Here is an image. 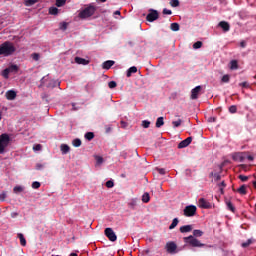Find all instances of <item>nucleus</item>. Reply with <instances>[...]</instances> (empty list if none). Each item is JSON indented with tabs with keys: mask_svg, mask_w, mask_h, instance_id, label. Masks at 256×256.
Masks as SVG:
<instances>
[{
	"mask_svg": "<svg viewBox=\"0 0 256 256\" xmlns=\"http://www.w3.org/2000/svg\"><path fill=\"white\" fill-rule=\"evenodd\" d=\"M196 237H203V231L194 230L193 235L183 238L184 243L190 245V247H205V244L201 243V241H199V239H196Z\"/></svg>",
	"mask_w": 256,
	"mask_h": 256,
	"instance_id": "nucleus-1",
	"label": "nucleus"
},
{
	"mask_svg": "<svg viewBox=\"0 0 256 256\" xmlns=\"http://www.w3.org/2000/svg\"><path fill=\"white\" fill-rule=\"evenodd\" d=\"M15 51H17V48H15V45L9 41H6L0 45V55H3L4 57L13 55Z\"/></svg>",
	"mask_w": 256,
	"mask_h": 256,
	"instance_id": "nucleus-2",
	"label": "nucleus"
},
{
	"mask_svg": "<svg viewBox=\"0 0 256 256\" xmlns=\"http://www.w3.org/2000/svg\"><path fill=\"white\" fill-rule=\"evenodd\" d=\"M95 11H97V7L89 5L79 12L78 17L80 19H89V17L95 15Z\"/></svg>",
	"mask_w": 256,
	"mask_h": 256,
	"instance_id": "nucleus-3",
	"label": "nucleus"
},
{
	"mask_svg": "<svg viewBox=\"0 0 256 256\" xmlns=\"http://www.w3.org/2000/svg\"><path fill=\"white\" fill-rule=\"evenodd\" d=\"M9 141H11L9 135H0V155H3V153H5V148L9 146Z\"/></svg>",
	"mask_w": 256,
	"mask_h": 256,
	"instance_id": "nucleus-4",
	"label": "nucleus"
},
{
	"mask_svg": "<svg viewBox=\"0 0 256 256\" xmlns=\"http://www.w3.org/2000/svg\"><path fill=\"white\" fill-rule=\"evenodd\" d=\"M196 214H197V206L189 205L184 208L185 217H195Z\"/></svg>",
	"mask_w": 256,
	"mask_h": 256,
	"instance_id": "nucleus-5",
	"label": "nucleus"
},
{
	"mask_svg": "<svg viewBox=\"0 0 256 256\" xmlns=\"http://www.w3.org/2000/svg\"><path fill=\"white\" fill-rule=\"evenodd\" d=\"M165 249L167 253H170L171 255H175V253H179V250H177V244L173 241L167 242Z\"/></svg>",
	"mask_w": 256,
	"mask_h": 256,
	"instance_id": "nucleus-6",
	"label": "nucleus"
},
{
	"mask_svg": "<svg viewBox=\"0 0 256 256\" xmlns=\"http://www.w3.org/2000/svg\"><path fill=\"white\" fill-rule=\"evenodd\" d=\"M150 13L146 16V21L149 23H153V21H157L159 19V12L157 10L150 9Z\"/></svg>",
	"mask_w": 256,
	"mask_h": 256,
	"instance_id": "nucleus-7",
	"label": "nucleus"
},
{
	"mask_svg": "<svg viewBox=\"0 0 256 256\" xmlns=\"http://www.w3.org/2000/svg\"><path fill=\"white\" fill-rule=\"evenodd\" d=\"M106 237H108L109 241L115 242L117 241V234L113 231V228H106L104 231Z\"/></svg>",
	"mask_w": 256,
	"mask_h": 256,
	"instance_id": "nucleus-8",
	"label": "nucleus"
},
{
	"mask_svg": "<svg viewBox=\"0 0 256 256\" xmlns=\"http://www.w3.org/2000/svg\"><path fill=\"white\" fill-rule=\"evenodd\" d=\"M198 206L201 209H211V204L209 203V201H207L205 198H200L198 200Z\"/></svg>",
	"mask_w": 256,
	"mask_h": 256,
	"instance_id": "nucleus-9",
	"label": "nucleus"
},
{
	"mask_svg": "<svg viewBox=\"0 0 256 256\" xmlns=\"http://www.w3.org/2000/svg\"><path fill=\"white\" fill-rule=\"evenodd\" d=\"M193 141L192 137H188L185 140L181 141L178 144V149H185V147H189V145H191V142Z\"/></svg>",
	"mask_w": 256,
	"mask_h": 256,
	"instance_id": "nucleus-10",
	"label": "nucleus"
},
{
	"mask_svg": "<svg viewBox=\"0 0 256 256\" xmlns=\"http://www.w3.org/2000/svg\"><path fill=\"white\" fill-rule=\"evenodd\" d=\"M201 89H203L201 86H196L194 89L191 90V99H199V93H201Z\"/></svg>",
	"mask_w": 256,
	"mask_h": 256,
	"instance_id": "nucleus-11",
	"label": "nucleus"
},
{
	"mask_svg": "<svg viewBox=\"0 0 256 256\" xmlns=\"http://www.w3.org/2000/svg\"><path fill=\"white\" fill-rule=\"evenodd\" d=\"M5 97L8 101H15V99H17V92L14 90H8L5 94Z\"/></svg>",
	"mask_w": 256,
	"mask_h": 256,
	"instance_id": "nucleus-12",
	"label": "nucleus"
},
{
	"mask_svg": "<svg viewBox=\"0 0 256 256\" xmlns=\"http://www.w3.org/2000/svg\"><path fill=\"white\" fill-rule=\"evenodd\" d=\"M218 27H221L225 33L231 29V26L226 21L219 22Z\"/></svg>",
	"mask_w": 256,
	"mask_h": 256,
	"instance_id": "nucleus-13",
	"label": "nucleus"
},
{
	"mask_svg": "<svg viewBox=\"0 0 256 256\" xmlns=\"http://www.w3.org/2000/svg\"><path fill=\"white\" fill-rule=\"evenodd\" d=\"M193 231L192 225H184L180 227V233H191Z\"/></svg>",
	"mask_w": 256,
	"mask_h": 256,
	"instance_id": "nucleus-14",
	"label": "nucleus"
},
{
	"mask_svg": "<svg viewBox=\"0 0 256 256\" xmlns=\"http://www.w3.org/2000/svg\"><path fill=\"white\" fill-rule=\"evenodd\" d=\"M74 61L78 65H89V60L81 58V57H75Z\"/></svg>",
	"mask_w": 256,
	"mask_h": 256,
	"instance_id": "nucleus-15",
	"label": "nucleus"
},
{
	"mask_svg": "<svg viewBox=\"0 0 256 256\" xmlns=\"http://www.w3.org/2000/svg\"><path fill=\"white\" fill-rule=\"evenodd\" d=\"M114 65H115V61H113V60H107V61H105V62L103 63L102 67H103V69L109 70V69H111V67H113Z\"/></svg>",
	"mask_w": 256,
	"mask_h": 256,
	"instance_id": "nucleus-16",
	"label": "nucleus"
},
{
	"mask_svg": "<svg viewBox=\"0 0 256 256\" xmlns=\"http://www.w3.org/2000/svg\"><path fill=\"white\" fill-rule=\"evenodd\" d=\"M17 237L18 239H20V245H22V247H26L27 240L25 239V236L23 235V233H18Z\"/></svg>",
	"mask_w": 256,
	"mask_h": 256,
	"instance_id": "nucleus-17",
	"label": "nucleus"
},
{
	"mask_svg": "<svg viewBox=\"0 0 256 256\" xmlns=\"http://www.w3.org/2000/svg\"><path fill=\"white\" fill-rule=\"evenodd\" d=\"M139 203V199L137 198H132L129 202H128V207H130V209H135V206Z\"/></svg>",
	"mask_w": 256,
	"mask_h": 256,
	"instance_id": "nucleus-18",
	"label": "nucleus"
},
{
	"mask_svg": "<svg viewBox=\"0 0 256 256\" xmlns=\"http://www.w3.org/2000/svg\"><path fill=\"white\" fill-rule=\"evenodd\" d=\"M60 149H61V152L63 155H67V153H69L71 148H69V145H67V144H62L60 146Z\"/></svg>",
	"mask_w": 256,
	"mask_h": 256,
	"instance_id": "nucleus-19",
	"label": "nucleus"
},
{
	"mask_svg": "<svg viewBox=\"0 0 256 256\" xmlns=\"http://www.w3.org/2000/svg\"><path fill=\"white\" fill-rule=\"evenodd\" d=\"M165 125V121L163 117H158L156 120V127L157 129L163 127Z\"/></svg>",
	"mask_w": 256,
	"mask_h": 256,
	"instance_id": "nucleus-20",
	"label": "nucleus"
},
{
	"mask_svg": "<svg viewBox=\"0 0 256 256\" xmlns=\"http://www.w3.org/2000/svg\"><path fill=\"white\" fill-rule=\"evenodd\" d=\"M230 69L232 71H235V70L239 69V62H237V60H232L230 62Z\"/></svg>",
	"mask_w": 256,
	"mask_h": 256,
	"instance_id": "nucleus-21",
	"label": "nucleus"
},
{
	"mask_svg": "<svg viewBox=\"0 0 256 256\" xmlns=\"http://www.w3.org/2000/svg\"><path fill=\"white\" fill-rule=\"evenodd\" d=\"M149 201H151V196L149 192H146L142 195V203H149Z\"/></svg>",
	"mask_w": 256,
	"mask_h": 256,
	"instance_id": "nucleus-22",
	"label": "nucleus"
},
{
	"mask_svg": "<svg viewBox=\"0 0 256 256\" xmlns=\"http://www.w3.org/2000/svg\"><path fill=\"white\" fill-rule=\"evenodd\" d=\"M133 73H137V68L135 66H132L127 70L126 77H131Z\"/></svg>",
	"mask_w": 256,
	"mask_h": 256,
	"instance_id": "nucleus-23",
	"label": "nucleus"
},
{
	"mask_svg": "<svg viewBox=\"0 0 256 256\" xmlns=\"http://www.w3.org/2000/svg\"><path fill=\"white\" fill-rule=\"evenodd\" d=\"M237 192L240 193V195H247V186L245 185L240 186Z\"/></svg>",
	"mask_w": 256,
	"mask_h": 256,
	"instance_id": "nucleus-24",
	"label": "nucleus"
},
{
	"mask_svg": "<svg viewBox=\"0 0 256 256\" xmlns=\"http://www.w3.org/2000/svg\"><path fill=\"white\" fill-rule=\"evenodd\" d=\"M177 225H179V218H174V219L172 220L171 225L169 226V229H170V230H171V229H175V227H177Z\"/></svg>",
	"mask_w": 256,
	"mask_h": 256,
	"instance_id": "nucleus-25",
	"label": "nucleus"
},
{
	"mask_svg": "<svg viewBox=\"0 0 256 256\" xmlns=\"http://www.w3.org/2000/svg\"><path fill=\"white\" fill-rule=\"evenodd\" d=\"M85 139H87V141H92V139H95V134L93 132H87L85 134Z\"/></svg>",
	"mask_w": 256,
	"mask_h": 256,
	"instance_id": "nucleus-26",
	"label": "nucleus"
},
{
	"mask_svg": "<svg viewBox=\"0 0 256 256\" xmlns=\"http://www.w3.org/2000/svg\"><path fill=\"white\" fill-rule=\"evenodd\" d=\"M170 29H171V31H179V29H180L179 23H177V22L172 23L170 25Z\"/></svg>",
	"mask_w": 256,
	"mask_h": 256,
	"instance_id": "nucleus-27",
	"label": "nucleus"
},
{
	"mask_svg": "<svg viewBox=\"0 0 256 256\" xmlns=\"http://www.w3.org/2000/svg\"><path fill=\"white\" fill-rule=\"evenodd\" d=\"M59 13V8L57 7H50L49 8V14L50 15H57Z\"/></svg>",
	"mask_w": 256,
	"mask_h": 256,
	"instance_id": "nucleus-28",
	"label": "nucleus"
},
{
	"mask_svg": "<svg viewBox=\"0 0 256 256\" xmlns=\"http://www.w3.org/2000/svg\"><path fill=\"white\" fill-rule=\"evenodd\" d=\"M226 205H227V209H229V211H231L232 213H235V206H233V203H231V201H227Z\"/></svg>",
	"mask_w": 256,
	"mask_h": 256,
	"instance_id": "nucleus-29",
	"label": "nucleus"
},
{
	"mask_svg": "<svg viewBox=\"0 0 256 256\" xmlns=\"http://www.w3.org/2000/svg\"><path fill=\"white\" fill-rule=\"evenodd\" d=\"M39 0H26L25 5L26 7H31L32 5H35V3H38Z\"/></svg>",
	"mask_w": 256,
	"mask_h": 256,
	"instance_id": "nucleus-30",
	"label": "nucleus"
},
{
	"mask_svg": "<svg viewBox=\"0 0 256 256\" xmlns=\"http://www.w3.org/2000/svg\"><path fill=\"white\" fill-rule=\"evenodd\" d=\"M68 23L67 22H61L59 24V29H61V31H67V27H68Z\"/></svg>",
	"mask_w": 256,
	"mask_h": 256,
	"instance_id": "nucleus-31",
	"label": "nucleus"
},
{
	"mask_svg": "<svg viewBox=\"0 0 256 256\" xmlns=\"http://www.w3.org/2000/svg\"><path fill=\"white\" fill-rule=\"evenodd\" d=\"M253 244V240L252 239H248L246 242L241 244V247H243L244 249H247V247H249V245Z\"/></svg>",
	"mask_w": 256,
	"mask_h": 256,
	"instance_id": "nucleus-32",
	"label": "nucleus"
},
{
	"mask_svg": "<svg viewBox=\"0 0 256 256\" xmlns=\"http://www.w3.org/2000/svg\"><path fill=\"white\" fill-rule=\"evenodd\" d=\"M8 70H10V73H17L19 71V66L17 65H11Z\"/></svg>",
	"mask_w": 256,
	"mask_h": 256,
	"instance_id": "nucleus-33",
	"label": "nucleus"
},
{
	"mask_svg": "<svg viewBox=\"0 0 256 256\" xmlns=\"http://www.w3.org/2000/svg\"><path fill=\"white\" fill-rule=\"evenodd\" d=\"M72 144H73V147H81V139L79 138L74 139Z\"/></svg>",
	"mask_w": 256,
	"mask_h": 256,
	"instance_id": "nucleus-34",
	"label": "nucleus"
},
{
	"mask_svg": "<svg viewBox=\"0 0 256 256\" xmlns=\"http://www.w3.org/2000/svg\"><path fill=\"white\" fill-rule=\"evenodd\" d=\"M203 47V42L197 41L193 44V49H201Z\"/></svg>",
	"mask_w": 256,
	"mask_h": 256,
	"instance_id": "nucleus-35",
	"label": "nucleus"
},
{
	"mask_svg": "<svg viewBox=\"0 0 256 256\" xmlns=\"http://www.w3.org/2000/svg\"><path fill=\"white\" fill-rule=\"evenodd\" d=\"M150 125H151V122H150V121H148V120H143V121H142V127H143L144 129H149Z\"/></svg>",
	"mask_w": 256,
	"mask_h": 256,
	"instance_id": "nucleus-36",
	"label": "nucleus"
},
{
	"mask_svg": "<svg viewBox=\"0 0 256 256\" xmlns=\"http://www.w3.org/2000/svg\"><path fill=\"white\" fill-rule=\"evenodd\" d=\"M106 187H107L108 189H113V187H115V183L113 182V180H108V181L106 182Z\"/></svg>",
	"mask_w": 256,
	"mask_h": 256,
	"instance_id": "nucleus-37",
	"label": "nucleus"
},
{
	"mask_svg": "<svg viewBox=\"0 0 256 256\" xmlns=\"http://www.w3.org/2000/svg\"><path fill=\"white\" fill-rule=\"evenodd\" d=\"M14 193H23V187L22 186H15L13 188Z\"/></svg>",
	"mask_w": 256,
	"mask_h": 256,
	"instance_id": "nucleus-38",
	"label": "nucleus"
},
{
	"mask_svg": "<svg viewBox=\"0 0 256 256\" xmlns=\"http://www.w3.org/2000/svg\"><path fill=\"white\" fill-rule=\"evenodd\" d=\"M67 3V0H56V7H63Z\"/></svg>",
	"mask_w": 256,
	"mask_h": 256,
	"instance_id": "nucleus-39",
	"label": "nucleus"
},
{
	"mask_svg": "<svg viewBox=\"0 0 256 256\" xmlns=\"http://www.w3.org/2000/svg\"><path fill=\"white\" fill-rule=\"evenodd\" d=\"M231 77L229 76V74H226L222 77L221 81L222 83H229Z\"/></svg>",
	"mask_w": 256,
	"mask_h": 256,
	"instance_id": "nucleus-40",
	"label": "nucleus"
},
{
	"mask_svg": "<svg viewBox=\"0 0 256 256\" xmlns=\"http://www.w3.org/2000/svg\"><path fill=\"white\" fill-rule=\"evenodd\" d=\"M9 73H11V71L9 70V68H6V69L3 71L2 75H3V77H4L5 79H9Z\"/></svg>",
	"mask_w": 256,
	"mask_h": 256,
	"instance_id": "nucleus-41",
	"label": "nucleus"
},
{
	"mask_svg": "<svg viewBox=\"0 0 256 256\" xmlns=\"http://www.w3.org/2000/svg\"><path fill=\"white\" fill-rule=\"evenodd\" d=\"M181 123H183V121L181 119H178L177 121H173L172 125L173 127H181Z\"/></svg>",
	"mask_w": 256,
	"mask_h": 256,
	"instance_id": "nucleus-42",
	"label": "nucleus"
},
{
	"mask_svg": "<svg viewBox=\"0 0 256 256\" xmlns=\"http://www.w3.org/2000/svg\"><path fill=\"white\" fill-rule=\"evenodd\" d=\"M31 57H32L33 61H39L41 56L39 55V53H32Z\"/></svg>",
	"mask_w": 256,
	"mask_h": 256,
	"instance_id": "nucleus-43",
	"label": "nucleus"
},
{
	"mask_svg": "<svg viewBox=\"0 0 256 256\" xmlns=\"http://www.w3.org/2000/svg\"><path fill=\"white\" fill-rule=\"evenodd\" d=\"M108 87H109V89H115V87H117V82H115V81H110V82L108 83Z\"/></svg>",
	"mask_w": 256,
	"mask_h": 256,
	"instance_id": "nucleus-44",
	"label": "nucleus"
},
{
	"mask_svg": "<svg viewBox=\"0 0 256 256\" xmlns=\"http://www.w3.org/2000/svg\"><path fill=\"white\" fill-rule=\"evenodd\" d=\"M238 179H240V181H242L243 183H245V181H249V177L245 175H239Z\"/></svg>",
	"mask_w": 256,
	"mask_h": 256,
	"instance_id": "nucleus-45",
	"label": "nucleus"
},
{
	"mask_svg": "<svg viewBox=\"0 0 256 256\" xmlns=\"http://www.w3.org/2000/svg\"><path fill=\"white\" fill-rule=\"evenodd\" d=\"M170 5L171 7H179V0H171Z\"/></svg>",
	"mask_w": 256,
	"mask_h": 256,
	"instance_id": "nucleus-46",
	"label": "nucleus"
},
{
	"mask_svg": "<svg viewBox=\"0 0 256 256\" xmlns=\"http://www.w3.org/2000/svg\"><path fill=\"white\" fill-rule=\"evenodd\" d=\"M229 112L230 113H237V106L236 105H232L229 107Z\"/></svg>",
	"mask_w": 256,
	"mask_h": 256,
	"instance_id": "nucleus-47",
	"label": "nucleus"
},
{
	"mask_svg": "<svg viewBox=\"0 0 256 256\" xmlns=\"http://www.w3.org/2000/svg\"><path fill=\"white\" fill-rule=\"evenodd\" d=\"M39 187H41L40 182L35 181L32 183V189H39Z\"/></svg>",
	"mask_w": 256,
	"mask_h": 256,
	"instance_id": "nucleus-48",
	"label": "nucleus"
},
{
	"mask_svg": "<svg viewBox=\"0 0 256 256\" xmlns=\"http://www.w3.org/2000/svg\"><path fill=\"white\" fill-rule=\"evenodd\" d=\"M162 13H163V15H173V11H171L167 8H164Z\"/></svg>",
	"mask_w": 256,
	"mask_h": 256,
	"instance_id": "nucleus-49",
	"label": "nucleus"
},
{
	"mask_svg": "<svg viewBox=\"0 0 256 256\" xmlns=\"http://www.w3.org/2000/svg\"><path fill=\"white\" fill-rule=\"evenodd\" d=\"M212 177H215L216 181H220L221 180V175L219 173H211Z\"/></svg>",
	"mask_w": 256,
	"mask_h": 256,
	"instance_id": "nucleus-50",
	"label": "nucleus"
},
{
	"mask_svg": "<svg viewBox=\"0 0 256 256\" xmlns=\"http://www.w3.org/2000/svg\"><path fill=\"white\" fill-rule=\"evenodd\" d=\"M5 199H7V192H2L0 194V201H5Z\"/></svg>",
	"mask_w": 256,
	"mask_h": 256,
	"instance_id": "nucleus-51",
	"label": "nucleus"
},
{
	"mask_svg": "<svg viewBox=\"0 0 256 256\" xmlns=\"http://www.w3.org/2000/svg\"><path fill=\"white\" fill-rule=\"evenodd\" d=\"M156 171H157L160 175H165V173H166L165 168H156Z\"/></svg>",
	"mask_w": 256,
	"mask_h": 256,
	"instance_id": "nucleus-52",
	"label": "nucleus"
},
{
	"mask_svg": "<svg viewBox=\"0 0 256 256\" xmlns=\"http://www.w3.org/2000/svg\"><path fill=\"white\" fill-rule=\"evenodd\" d=\"M41 148H42L41 144H36L33 146L34 151H41Z\"/></svg>",
	"mask_w": 256,
	"mask_h": 256,
	"instance_id": "nucleus-53",
	"label": "nucleus"
},
{
	"mask_svg": "<svg viewBox=\"0 0 256 256\" xmlns=\"http://www.w3.org/2000/svg\"><path fill=\"white\" fill-rule=\"evenodd\" d=\"M240 87L247 88V87H249V83H247V82H242V83H240Z\"/></svg>",
	"mask_w": 256,
	"mask_h": 256,
	"instance_id": "nucleus-54",
	"label": "nucleus"
},
{
	"mask_svg": "<svg viewBox=\"0 0 256 256\" xmlns=\"http://www.w3.org/2000/svg\"><path fill=\"white\" fill-rule=\"evenodd\" d=\"M96 161H97V163L98 164H101V163H103V157H97V159H96Z\"/></svg>",
	"mask_w": 256,
	"mask_h": 256,
	"instance_id": "nucleus-55",
	"label": "nucleus"
},
{
	"mask_svg": "<svg viewBox=\"0 0 256 256\" xmlns=\"http://www.w3.org/2000/svg\"><path fill=\"white\" fill-rule=\"evenodd\" d=\"M105 129H106V133H111V126H106Z\"/></svg>",
	"mask_w": 256,
	"mask_h": 256,
	"instance_id": "nucleus-56",
	"label": "nucleus"
},
{
	"mask_svg": "<svg viewBox=\"0 0 256 256\" xmlns=\"http://www.w3.org/2000/svg\"><path fill=\"white\" fill-rule=\"evenodd\" d=\"M121 126H122L123 129H125V127H127L126 122L125 121H121Z\"/></svg>",
	"mask_w": 256,
	"mask_h": 256,
	"instance_id": "nucleus-57",
	"label": "nucleus"
},
{
	"mask_svg": "<svg viewBox=\"0 0 256 256\" xmlns=\"http://www.w3.org/2000/svg\"><path fill=\"white\" fill-rule=\"evenodd\" d=\"M36 169H43V164H37Z\"/></svg>",
	"mask_w": 256,
	"mask_h": 256,
	"instance_id": "nucleus-58",
	"label": "nucleus"
},
{
	"mask_svg": "<svg viewBox=\"0 0 256 256\" xmlns=\"http://www.w3.org/2000/svg\"><path fill=\"white\" fill-rule=\"evenodd\" d=\"M209 121H211L212 123H215V121H217V118L212 117V118L209 119Z\"/></svg>",
	"mask_w": 256,
	"mask_h": 256,
	"instance_id": "nucleus-59",
	"label": "nucleus"
},
{
	"mask_svg": "<svg viewBox=\"0 0 256 256\" xmlns=\"http://www.w3.org/2000/svg\"><path fill=\"white\" fill-rule=\"evenodd\" d=\"M114 15H121V11L116 10V11L114 12Z\"/></svg>",
	"mask_w": 256,
	"mask_h": 256,
	"instance_id": "nucleus-60",
	"label": "nucleus"
},
{
	"mask_svg": "<svg viewBox=\"0 0 256 256\" xmlns=\"http://www.w3.org/2000/svg\"><path fill=\"white\" fill-rule=\"evenodd\" d=\"M247 159H248V161H253L254 158H253V156L250 155L247 157Z\"/></svg>",
	"mask_w": 256,
	"mask_h": 256,
	"instance_id": "nucleus-61",
	"label": "nucleus"
},
{
	"mask_svg": "<svg viewBox=\"0 0 256 256\" xmlns=\"http://www.w3.org/2000/svg\"><path fill=\"white\" fill-rule=\"evenodd\" d=\"M240 47L245 48V42H244V41H242V42L240 43Z\"/></svg>",
	"mask_w": 256,
	"mask_h": 256,
	"instance_id": "nucleus-62",
	"label": "nucleus"
},
{
	"mask_svg": "<svg viewBox=\"0 0 256 256\" xmlns=\"http://www.w3.org/2000/svg\"><path fill=\"white\" fill-rule=\"evenodd\" d=\"M70 256H78L77 253H71Z\"/></svg>",
	"mask_w": 256,
	"mask_h": 256,
	"instance_id": "nucleus-63",
	"label": "nucleus"
},
{
	"mask_svg": "<svg viewBox=\"0 0 256 256\" xmlns=\"http://www.w3.org/2000/svg\"><path fill=\"white\" fill-rule=\"evenodd\" d=\"M222 187H225V182H221Z\"/></svg>",
	"mask_w": 256,
	"mask_h": 256,
	"instance_id": "nucleus-64",
	"label": "nucleus"
}]
</instances>
